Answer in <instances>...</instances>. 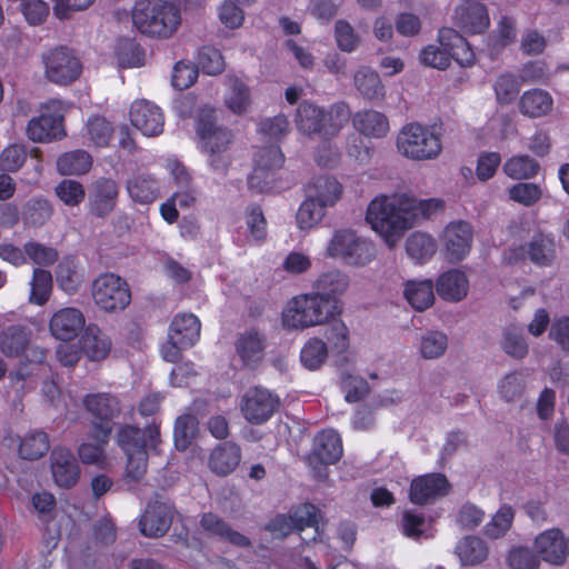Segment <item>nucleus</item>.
<instances>
[{"label": "nucleus", "mask_w": 569, "mask_h": 569, "mask_svg": "<svg viewBox=\"0 0 569 569\" xmlns=\"http://www.w3.org/2000/svg\"><path fill=\"white\" fill-rule=\"evenodd\" d=\"M349 117V108L345 103L332 106L328 112L307 100L298 106L295 117L297 129L303 134H317L325 140L322 149L328 154L322 156L320 154L321 149L318 150L316 159L320 166L329 167L336 162V153L328 141L339 133Z\"/></svg>", "instance_id": "nucleus-1"}, {"label": "nucleus", "mask_w": 569, "mask_h": 569, "mask_svg": "<svg viewBox=\"0 0 569 569\" xmlns=\"http://www.w3.org/2000/svg\"><path fill=\"white\" fill-rule=\"evenodd\" d=\"M403 198L406 194L392 198L378 197L369 203L367 209L366 220L389 244L400 238L406 230L412 228V214L402 203Z\"/></svg>", "instance_id": "nucleus-2"}, {"label": "nucleus", "mask_w": 569, "mask_h": 569, "mask_svg": "<svg viewBox=\"0 0 569 569\" xmlns=\"http://www.w3.org/2000/svg\"><path fill=\"white\" fill-rule=\"evenodd\" d=\"M197 133L202 141V150L213 171L226 176L231 163L228 150L233 141L231 130L216 124L214 110L209 107L200 109L197 120Z\"/></svg>", "instance_id": "nucleus-3"}, {"label": "nucleus", "mask_w": 569, "mask_h": 569, "mask_svg": "<svg viewBox=\"0 0 569 569\" xmlns=\"http://www.w3.org/2000/svg\"><path fill=\"white\" fill-rule=\"evenodd\" d=\"M132 21L144 34L169 38L180 24V8L163 0H139L132 10Z\"/></svg>", "instance_id": "nucleus-4"}, {"label": "nucleus", "mask_w": 569, "mask_h": 569, "mask_svg": "<svg viewBox=\"0 0 569 569\" xmlns=\"http://www.w3.org/2000/svg\"><path fill=\"white\" fill-rule=\"evenodd\" d=\"M341 313V307L328 302L313 290L293 297L283 311V326L288 329H306L325 325Z\"/></svg>", "instance_id": "nucleus-5"}, {"label": "nucleus", "mask_w": 569, "mask_h": 569, "mask_svg": "<svg viewBox=\"0 0 569 569\" xmlns=\"http://www.w3.org/2000/svg\"><path fill=\"white\" fill-rule=\"evenodd\" d=\"M397 147L401 154L413 160L436 159L442 150L440 133L417 122L400 130Z\"/></svg>", "instance_id": "nucleus-6"}, {"label": "nucleus", "mask_w": 569, "mask_h": 569, "mask_svg": "<svg viewBox=\"0 0 569 569\" xmlns=\"http://www.w3.org/2000/svg\"><path fill=\"white\" fill-rule=\"evenodd\" d=\"M327 257L340 259L347 266L363 267L376 257L372 242L358 237L350 229L336 230L327 249Z\"/></svg>", "instance_id": "nucleus-7"}, {"label": "nucleus", "mask_w": 569, "mask_h": 569, "mask_svg": "<svg viewBox=\"0 0 569 569\" xmlns=\"http://www.w3.org/2000/svg\"><path fill=\"white\" fill-rule=\"evenodd\" d=\"M63 102L52 100L26 127L27 138L36 143H50L67 136L64 129Z\"/></svg>", "instance_id": "nucleus-8"}, {"label": "nucleus", "mask_w": 569, "mask_h": 569, "mask_svg": "<svg viewBox=\"0 0 569 569\" xmlns=\"http://www.w3.org/2000/svg\"><path fill=\"white\" fill-rule=\"evenodd\" d=\"M91 295L96 306L104 312L122 311L131 301L129 284L111 272L101 273L92 281Z\"/></svg>", "instance_id": "nucleus-9"}, {"label": "nucleus", "mask_w": 569, "mask_h": 569, "mask_svg": "<svg viewBox=\"0 0 569 569\" xmlns=\"http://www.w3.org/2000/svg\"><path fill=\"white\" fill-rule=\"evenodd\" d=\"M46 78L56 84L68 86L74 82L82 72V64L74 51L58 46L42 54Z\"/></svg>", "instance_id": "nucleus-10"}, {"label": "nucleus", "mask_w": 569, "mask_h": 569, "mask_svg": "<svg viewBox=\"0 0 569 569\" xmlns=\"http://www.w3.org/2000/svg\"><path fill=\"white\" fill-rule=\"evenodd\" d=\"M176 507L163 492H154L139 520L140 532L148 538L163 537L170 529Z\"/></svg>", "instance_id": "nucleus-11"}, {"label": "nucleus", "mask_w": 569, "mask_h": 569, "mask_svg": "<svg viewBox=\"0 0 569 569\" xmlns=\"http://www.w3.org/2000/svg\"><path fill=\"white\" fill-rule=\"evenodd\" d=\"M86 410L92 416L90 428L96 437L110 438L113 431V419L121 412L119 399L107 392L90 393L83 398Z\"/></svg>", "instance_id": "nucleus-12"}, {"label": "nucleus", "mask_w": 569, "mask_h": 569, "mask_svg": "<svg viewBox=\"0 0 569 569\" xmlns=\"http://www.w3.org/2000/svg\"><path fill=\"white\" fill-rule=\"evenodd\" d=\"M342 456V442L340 436L333 430L319 432L312 445L311 452L307 456L308 466L313 476L320 480L327 477V466L336 463Z\"/></svg>", "instance_id": "nucleus-13"}, {"label": "nucleus", "mask_w": 569, "mask_h": 569, "mask_svg": "<svg viewBox=\"0 0 569 569\" xmlns=\"http://www.w3.org/2000/svg\"><path fill=\"white\" fill-rule=\"evenodd\" d=\"M280 398L263 387L249 388L241 399V412L251 425L267 422L279 409Z\"/></svg>", "instance_id": "nucleus-14"}, {"label": "nucleus", "mask_w": 569, "mask_h": 569, "mask_svg": "<svg viewBox=\"0 0 569 569\" xmlns=\"http://www.w3.org/2000/svg\"><path fill=\"white\" fill-rule=\"evenodd\" d=\"M253 161L254 167L248 177V186L257 192H263L269 188L268 179L282 167L284 156L278 146H268L256 153Z\"/></svg>", "instance_id": "nucleus-15"}, {"label": "nucleus", "mask_w": 569, "mask_h": 569, "mask_svg": "<svg viewBox=\"0 0 569 569\" xmlns=\"http://www.w3.org/2000/svg\"><path fill=\"white\" fill-rule=\"evenodd\" d=\"M117 442L124 453H138L148 448L156 450L160 442V427L154 421L144 429L124 425L117 432Z\"/></svg>", "instance_id": "nucleus-16"}, {"label": "nucleus", "mask_w": 569, "mask_h": 569, "mask_svg": "<svg viewBox=\"0 0 569 569\" xmlns=\"http://www.w3.org/2000/svg\"><path fill=\"white\" fill-rule=\"evenodd\" d=\"M527 257L538 266H550L556 257L553 240L548 236L536 234L527 244L509 248L505 252V260L509 263H516Z\"/></svg>", "instance_id": "nucleus-17"}, {"label": "nucleus", "mask_w": 569, "mask_h": 569, "mask_svg": "<svg viewBox=\"0 0 569 569\" xmlns=\"http://www.w3.org/2000/svg\"><path fill=\"white\" fill-rule=\"evenodd\" d=\"M451 485L443 473L432 472L416 477L410 485L409 498L412 503L428 505L450 492Z\"/></svg>", "instance_id": "nucleus-18"}, {"label": "nucleus", "mask_w": 569, "mask_h": 569, "mask_svg": "<svg viewBox=\"0 0 569 569\" xmlns=\"http://www.w3.org/2000/svg\"><path fill=\"white\" fill-rule=\"evenodd\" d=\"M119 188L110 178H99L89 188V212L97 218L109 216L116 208Z\"/></svg>", "instance_id": "nucleus-19"}, {"label": "nucleus", "mask_w": 569, "mask_h": 569, "mask_svg": "<svg viewBox=\"0 0 569 569\" xmlns=\"http://www.w3.org/2000/svg\"><path fill=\"white\" fill-rule=\"evenodd\" d=\"M351 286L350 276L338 268H331L318 274L311 289L328 302L339 306L340 298L345 296Z\"/></svg>", "instance_id": "nucleus-20"}, {"label": "nucleus", "mask_w": 569, "mask_h": 569, "mask_svg": "<svg viewBox=\"0 0 569 569\" xmlns=\"http://www.w3.org/2000/svg\"><path fill=\"white\" fill-rule=\"evenodd\" d=\"M535 549L541 560L561 566L569 555V538L558 528L548 529L536 537Z\"/></svg>", "instance_id": "nucleus-21"}, {"label": "nucleus", "mask_w": 569, "mask_h": 569, "mask_svg": "<svg viewBox=\"0 0 569 569\" xmlns=\"http://www.w3.org/2000/svg\"><path fill=\"white\" fill-rule=\"evenodd\" d=\"M130 121L147 137H154L163 130V114L158 106L148 100H138L131 104Z\"/></svg>", "instance_id": "nucleus-22"}, {"label": "nucleus", "mask_w": 569, "mask_h": 569, "mask_svg": "<svg viewBox=\"0 0 569 569\" xmlns=\"http://www.w3.org/2000/svg\"><path fill=\"white\" fill-rule=\"evenodd\" d=\"M472 228L466 221L451 222L443 231L447 258L451 262L461 261L470 251Z\"/></svg>", "instance_id": "nucleus-23"}, {"label": "nucleus", "mask_w": 569, "mask_h": 569, "mask_svg": "<svg viewBox=\"0 0 569 569\" xmlns=\"http://www.w3.org/2000/svg\"><path fill=\"white\" fill-rule=\"evenodd\" d=\"M50 459L54 482L64 489L74 487L79 480L80 468L72 452L66 448H56Z\"/></svg>", "instance_id": "nucleus-24"}, {"label": "nucleus", "mask_w": 569, "mask_h": 569, "mask_svg": "<svg viewBox=\"0 0 569 569\" xmlns=\"http://www.w3.org/2000/svg\"><path fill=\"white\" fill-rule=\"evenodd\" d=\"M84 316L77 308H63L50 319V331L53 337L62 341L74 339L84 327Z\"/></svg>", "instance_id": "nucleus-25"}, {"label": "nucleus", "mask_w": 569, "mask_h": 569, "mask_svg": "<svg viewBox=\"0 0 569 569\" xmlns=\"http://www.w3.org/2000/svg\"><path fill=\"white\" fill-rule=\"evenodd\" d=\"M456 22L466 32L477 34L488 29L490 19L483 3L467 0L456 9Z\"/></svg>", "instance_id": "nucleus-26"}, {"label": "nucleus", "mask_w": 569, "mask_h": 569, "mask_svg": "<svg viewBox=\"0 0 569 569\" xmlns=\"http://www.w3.org/2000/svg\"><path fill=\"white\" fill-rule=\"evenodd\" d=\"M241 448L233 441H223L210 452L208 467L220 477L232 473L241 461Z\"/></svg>", "instance_id": "nucleus-27"}, {"label": "nucleus", "mask_w": 569, "mask_h": 569, "mask_svg": "<svg viewBox=\"0 0 569 569\" xmlns=\"http://www.w3.org/2000/svg\"><path fill=\"white\" fill-rule=\"evenodd\" d=\"M438 41L448 51L449 59H453L461 67H471L476 57L469 42L455 29L441 28Z\"/></svg>", "instance_id": "nucleus-28"}, {"label": "nucleus", "mask_w": 569, "mask_h": 569, "mask_svg": "<svg viewBox=\"0 0 569 569\" xmlns=\"http://www.w3.org/2000/svg\"><path fill=\"white\" fill-rule=\"evenodd\" d=\"M200 527L208 536L216 537L232 546L240 548L251 546V541L248 537L233 530L228 522L216 513H203L200 519Z\"/></svg>", "instance_id": "nucleus-29"}, {"label": "nucleus", "mask_w": 569, "mask_h": 569, "mask_svg": "<svg viewBox=\"0 0 569 569\" xmlns=\"http://www.w3.org/2000/svg\"><path fill=\"white\" fill-rule=\"evenodd\" d=\"M236 352L248 367L257 366L266 348V336L256 328L240 333L236 340Z\"/></svg>", "instance_id": "nucleus-30"}, {"label": "nucleus", "mask_w": 569, "mask_h": 569, "mask_svg": "<svg viewBox=\"0 0 569 569\" xmlns=\"http://www.w3.org/2000/svg\"><path fill=\"white\" fill-rule=\"evenodd\" d=\"M200 321L192 313H182L173 318L168 338L178 346L192 347L200 338Z\"/></svg>", "instance_id": "nucleus-31"}, {"label": "nucleus", "mask_w": 569, "mask_h": 569, "mask_svg": "<svg viewBox=\"0 0 569 569\" xmlns=\"http://www.w3.org/2000/svg\"><path fill=\"white\" fill-rule=\"evenodd\" d=\"M126 189L130 199L139 204H151L160 194L158 181L146 172L132 174L126 182Z\"/></svg>", "instance_id": "nucleus-32"}, {"label": "nucleus", "mask_w": 569, "mask_h": 569, "mask_svg": "<svg viewBox=\"0 0 569 569\" xmlns=\"http://www.w3.org/2000/svg\"><path fill=\"white\" fill-rule=\"evenodd\" d=\"M296 526L297 531H305L306 528H312V533L301 539L306 542L317 541L321 539L320 521L322 515L320 509L313 503L306 502L298 506L292 513H290Z\"/></svg>", "instance_id": "nucleus-33"}, {"label": "nucleus", "mask_w": 569, "mask_h": 569, "mask_svg": "<svg viewBox=\"0 0 569 569\" xmlns=\"http://www.w3.org/2000/svg\"><path fill=\"white\" fill-rule=\"evenodd\" d=\"M436 291L445 300H462L468 292L466 274L456 269L443 272L437 280Z\"/></svg>", "instance_id": "nucleus-34"}, {"label": "nucleus", "mask_w": 569, "mask_h": 569, "mask_svg": "<svg viewBox=\"0 0 569 569\" xmlns=\"http://www.w3.org/2000/svg\"><path fill=\"white\" fill-rule=\"evenodd\" d=\"M455 553L462 566H477L488 558L489 548L481 538L466 536L456 545Z\"/></svg>", "instance_id": "nucleus-35"}, {"label": "nucleus", "mask_w": 569, "mask_h": 569, "mask_svg": "<svg viewBox=\"0 0 569 569\" xmlns=\"http://www.w3.org/2000/svg\"><path fill=\"white\" fill-rule=\"evenodd\" d=\"M56 282L68 295L78 292L84 281L83 270L72 258H63L56 267Z\"/></svg>", "instance_id": "nucleus-36"}, {"label": "nucleus", "mask_w": 569, "mask_h": 569, "mask_svg": "<svg viewBox=\"0 0 569 569\" xmlns=\"http://www.w3.org/2000/svg\"><path fill=\"white\" fill-rule=\"evenodd\" d=\"M308 196L322 206L332 207L340 199L342 187L339 181L330 176H319L307 189Z\"/></svg>", "instance_id": "nucleus-37"}, {"label": "nucleus", "mask_w": 569, "mask_h": 569, "mask_svg": "<svg viewBox=\"0 0 569 569\" xmlns=\"http://www.w3.org/2000/svg\"><path fill=\"white\" fill-rule=\"evenodd\" d=\"M30 330L21 325H11L0 333L1 351L8 357H19L28 348Z\"/></svg>", "instance_id": "nucleus-38"}, {"label": "nucleus", "mask_w": 569, "mask_h": 569, "mask_svg": "<svg viewBox=\"0 0 569 569\" xmlns=\"http://www.w3.org/2000/svg\"><path fill=\"white\" fill-rule=\"evenodd\" d=\"M553 100L549 92L542 89H531L522 93L519 99V110L530 118H540L552 109Z\"/></svg>", "instance_id": "nucleus-39"}, {"label": "nucleus", "mask_w": 569, "mask_h": 569, "mask_svg": "<svg viewBox=\"0 0 569 569\" xmlns=\"http://www.w3.org/2000/svg\"><path fill=\"white\" fill-rule=\"evenodd\" d=\"M52 203L42 196L30 198L22 207L21 219L28 227L39 228L46 224L53 214Z\"/></svg>", "instance_id": "nucleus-40"}, {"label": "nucleus", "mask_w": 569, "mask_h": 569, "mask_svg": "<svg viewBox=\"0 0 569 569\" xmlns=\"http://www.w3.org/2000/svg\"><path fill=\"white\" fill-rule=\"evenodd\" d=\"M84 355L93 361L104 359L111 349L109 338L97 326H89L80 339Z\"/></svg>", "instance_id": "nucleus-41"}, {"label": "nucleus", "mask_w": 569, "mask_h": 569, "mask_svg": "<svg viewBox=\"0 0 569 569\" xmlns=\"http://www.w3.org/2000/svg\"><path fill=\"white\" fill-rule=\"evenodd\" d=\"M353 124L358 131L367 137L381 138L389 131L387 117L375 110L356 113Z\"/></svg>", "instance_id": "nucleus-42"}, {"label": "nucleus", "mask_w": 569, "mask_h": 569, "mask_svg": "<svg viewBox=\"0 0 569 569\" xmlns=\"http://www.w3.org/2000/svg\"><path fill=\"white\" fill-rule=\"evenodd\" d=\"M353 83L365 99L381 100L385 97V86L379 74L368 67H362L355 73Z\"/></svg>", "instance_id": "nucleus-43"}, {"label": "nucleus", "mask_w": 569, "mask_h": 569, "mask_svg": "<svg viewBox=\"0 0 569 569\" xmlns=\"http://www.w3.org/2000/svg\"><path fill=\"white\" fill-rule=\"evenodd\" d=\"M539 170V162L528 154L513 156L502 166V171L509 178L515 180H528L535 178Z\"/></svg>", "instance_id": "nucleus-44"}, {"label": "nucleus", "mask_w": 569, "mask_h": 569, "mask_svg": "<svg viewBox=\"0 0 569 569\" xmlns=\"http://www.w3.org/2000/svg\"><path fill=\"white\" fill-rule=\"evenodd\" d=\"M50 449L49 436L42 430L27 433L20 441L19 455L26 460H37Z\"/></svg>", "instance_id": "nucleus-45"}, {"label": "nucleus", "mask_w": 569, "mask_h": 569, "mask_svg": "<svg viewBox=\"0 0 569 569\" xmlns=\"http://www.w3.org/2000/svg\"><path fill=\"white\" fill-rule=\"evenodd\" d=\"M92 164L91 156L84 150H74L61 154L57 160V170L64 176L82 174Z\"/></svg>", "instance_id": "nucleus-46"}, {"label": "nucleus", "mask_w": 569, "mask_h": 569, "mask_svg": "<svg viewBox=\"0 0 569 569\" xmlns=\"http://www.w3.org/2000/svg\"><path fill=\"white\" fill-rule=\"evenodd\" d=\"M405 297L417 310L422 311L429 308L435 300L432 281H408L405 289Z\"/></svg>", "instance_id": "nucleus-47"}, {"label": "nucleus", "mask_w": 569, "mask_h": 569, "mask_svg": "<svg viewBox=\"0 0 569 569\" xmlns=\"http://www.w3.org/2000/svg\"><path fill=\"white\" fill-rule=\"evenodd\" d=\"M500 346L508 356L515 359H523L529 351L522 329L516 325H509L503 329Z\"/></svg>", "instance_id": "nucleus-48"}, {"label": "nucleus", "mask_w": 569, "mask_h": 569, "mask_svg": "<svg viewBox=\"0 0 569 569\" xmlns=\"http://www.w3.org/2000/svg\"><path fill=\"white\" fill-rule=\"evenodd\" d=\"M198 419L190 413L179 416L174 422L173 440L174 447L179 451H186L198 431Z\"/></svg>", "instance_id": "nucleus-49"}, {"label": "nucleus", "mask_w": 569, "mask_h": 569, "mask_svg": "<svg viewBox=\"0 0 569 569\" xmlns=\"http://www.w3.org/2000/svg\"><path fill=\"white\" fill-rule=\"evenodd\" d=\"M402 203L407 206L409 213L412 214V227L419 219H429L432 214L442 211L445 208V201L441 199L418 200L408 194L403 198Z\"/></svg>", "instance_id": "nucleus-50"}, {"label": "nucleus", "mask_w": 569, "mask_h": 569, "mask_svg": "<svg viewBox=\"0 0 569 569\" xmlns=\"http://www.w3.org/2000/svg\"><path fill=\"white\" fill-rule=\"evenodd\" d=\"M447 348L448 337L441 331H427L420 338L419 351L423 359H438L445 355Z\"/></svg>", "instance_id": "nucleus-51"}, {"label": "nucleus", "mask_w": 569, "mask_h": 569, "mask_svg": "<svg viewBox=\"0 0 569 569\" xmlns=\"http://www.w3.org/2000/svg\"><path fill=\"white\" fill-rule=\"evenodd\" d=\"M88 438L93 442H82L78 447V456L84 465L99 463L104 459L106 446L110 438L94 436V429H89Z\"/></svg>", "instance_id": "nucleus-52"}, {"label": "nucleus", "mask_w": 569, "mask_h": 569, "mask_svg": "<svg viewBox=\"0 0 569 569\" xmlns=\"http://www.w3.org/2000/svg\"><path fill=\"white\" fill-rule=\"evenodd\" d=\"M323 336L331 347V350L337 353H342L349 348V330L343 321L331 318L325 323Z\"/></svg>", "instance_id": "nucleus-53"}, {"label": "nucleus", "mask_w": 569, "mask_h": 569, "mask_svg": "<svg viewBox=\"0 0 569 569\" xmlns=\"http://www.w3.org/2000/svg\"><path fill=\"white\" fill-rule=\"evenodd\" d=\"M521 81L511 72L501 73L493 83L497 101L500 104L512 102L520 91Z\"/></svg>", "instance_id": "nucleus-54"}, {"label": "nucleus", "mask_w": 569, "mask_h": 569, "mask_svg": "<svg viewBox=\"0 0 569 569\" xmlns=\"http://www.w3.org/2000/svg\"><path fill=\"white\" fill-rule=\"evenodd\" d=\"M407 253L416 260H425L436 252L433 238L423 232H413L406 242Z\"/></svg>", "instance_id": "nucleus-55"}, {"label": "nucleus", "mask_w": 569, "mask_h": 569, "mask_svg": "<svg viewBox=\"0 0 569 569\" xmlns=\"http://www.w3.org/2000/svg\"><path fill=\"white\" fill-rule=\"evenodd\" d=\"M327 356L328 347L319 338L309 339L300 352L301 362L309 370L319 369Z\"/></svg>", "instance_id": "nucleus-56"}, {"label": "nucleus", "mask_w": 569, "mask_h": 569, "mask_svg": "<svg viewBox=\"0 0 569 569\" xmlns=\"http://www.w3.org/2000/svg\"><path fill=\"white\" fill-rule=\"evenodd\" d=\"M325 210V206L307 194V199L300 204L296 216L298 227L300 229H310L315 227L322 220Z\"/></svg>", "instance_id": "nucleus-57"}, {"label": "nucleus", "mask_w": 569, "mask_h": 569, "mask_svg": "<svg viewBox=\"0 0 569 569\" xmlns=\"http://www.w3.org/2000/svg\"><path fill=\"white\" fill-rule=\"evenodd\" d=\"M117 57L120 67L134 68L143 64L144 51L132 39H121L117 47Z\"/></svg>", "instance_id": "nucleus-58"}, {"label": "nucleus", "mask_w": 569, "mask_h": 569, "mask_svg": "<svg viewBox=\"0 0 569 569\" xmlns=\"http://www.w3.org/2000/svg\"><path fill=\"white\" fill-rule=\"evenodd\" d=\"M86 128L89 140L96 147L102 148L109 144L113 133V127L104 117H90Z\"/></svg>", "instance_id": "nucleus-59"}, {"label": "nucleus", "mask_w": 569, "mask_h": 569, "mask_svg": "<svg viewBox=\"0 0 569 569\" xmlns=\"http://www.w3.org/2000/svg\"><path fill=\"white\" fill-rule=\"evenodd\" d=\"M28 157V147L23 143H12L6 147L0 153V171H19Z\"/></svg>", "instance_id": "nucleus-60"}, {"label": "nucleus", "mask_w": 569, "mask_h": 569, "mask_svg": "<svg viewBox=\"0 0 569 569\" xmlns=\"http://www.w3.org/2000/svg\"><path fill=\"white\" fill-rule=\"evenodd\" d=\"M52 289V274L50 271L37 268L31 281L30 301L39 306L44 305Z\"/></svg>", "instance_id": "nucleus-61"}, {"label": "nucleus", "mask_w": 569, "mask_h": 569, "mask_svg": "<svg viewBox=\"0 0 569 569\" xmlns=\"http://www.w3.org/2000/svg\"><path fill=\"white\" fill-rule=\"evenodd\" d=\"M515 518V511L511 506L503 505L492 517L491 521L486 525L485 533L491 539L503 537L511 528Z\"/></svg>", "instance_id": "nucleus-62"}, {"label": "nucleus", "mask_w": 569, "mask_h": 569, "mask_svg": "<svg viewBox=\"0 0 569 569\" xmlns=\"http://www.w3.org/2000/svg\"><path fill=\"white\" fill-rule=\"evenodd\" d=\"M540 557L528 547H512L506 558L510 569H538Z\"/></svg>", "instance_id": "nucleus-63"}, {"label": "nucleus", "mask_w": 569, "mask_h": 569, "mask_svg": "<svg viewBox=\"0 0 569 569\" xmlns=\"http://www.w3.org/2000/svg\"><path fill=\"white\" fill-rule=\"evenodd\" d=\"M198 67L207 74L216 76L224 70V60L218 49L204 46L198 54Z\"/></svg>", "instance_id": "nucleus-64"}]
</instances>
